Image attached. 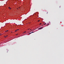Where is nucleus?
Segmentation results:
<instances>
[{"label":"nucleus","mask_w":64,"mask_h":64,"mask_svg":"<svg viewBox=\"0 0 64 64\" xmlns=\"http://www.w3.org/2000/svg\"><path fill=\"white\" fill-rule=\"evenodd\" d=\"M43 28V26H42L41 27H40V28H38V29H39V30H40L41 29H42Z\"/></svg>","instance_id":"f257e3e1"},{"label":"nucleus","mask_w":64,"mask_h":64,"mask_svg":"<svg viewBox=\"0 0 64 64\" xmlns=\"http://www.w3.org/2000/svg\"><path fill=\"white\" fill-rule=\"evenodd\" d=\"M19 30V29H18V30H15V32H16V31H17L18 30Z\"/></svg>","instance_id":"f03ea898"},{"label":"nucleus","mask_w":64,"mask_h":64,"mask_svg":"<svg viewBox=\"0 0 64 64\" xmlns=\"http://www.w3.org/2000/svg\"><path fill=\"white\" fill-rule=\"evenodd\" d=\"M8 8L9 9H11V8H10V7H9Z\"/></svg>","instance_id":"7ed1b4c3"},{"label":"nucleus","mask_w":64,"mask_h":64,"mask_svg":"<svg viewBox=\"0 0 64 64\" xmlns=\"http://www.w3.org/2000/svg\"><path fill=\"white\" fill-rule=\"evenodd\" d=\"M31 33H31V32L30 33H29V34H31Z\"/></svg>","instance_id":"20e7f679"},{"label":"nucleus","mask_w":64,"mask_h":64,"mask_svg":"<svg viewBox=\"0 0 64 64\" xmlns=\"http://www.w3.org/2000/svg\"><path fill=\"white\" fill-rule=\"evenodd\" d=\"M34 33V32H31V33Z\"/></svg>","instance_id":"39448f33"},{"label":"nucleus","mask_w":64,"mask_h":64,"mask_svg":"<svg viewBox=\"0 0 64 64\" xmlns=\"http://www.w3.org/2000/svg\"><path fill=\"white\" fill-rule=\"evenodd\" d=\"M46 23H45L44 24V25H46Z\"/></svg>","instance_id":"423d86ee"},{"label":"nucleus","mask_w":64,"mask_h":64,"mask_svg":"<svg viewBox=\"0 0 64 64\" xmlns=\"http://www.w3.org/2000/svg\"><path fill=\"white\" fill-rule=\"evenodd\" d=\"M24 32V33H25V32Z\"/></svg>","instance_id":"0eeeda50"},{"label":"nucleus","mask_w":64,"mask_h":64,"mask_svg":"<svg viewBox=\"0 0 64 64\" xmlns=\"http://www.w3.org/2000/svg\"><path fill=\"white\" fill-rule=\"evenodd\" d=\"M7 31H8V30H7V31H6V32H7Z\"/></svg>","instance_id":"6e6552de"},{"label":"nucleus","mask_w":64,"mask_h":64,"mask_svg":"<svg viewBox=\"0 0 64 64\" xmlns=\"http://www.w3.org/2000/svg\"><path fill=\"white\" fill-rule=\"evenodd\" d=\"M38 22H39V21H40V20H38Z\"/></svg>","instance_id":"1a4fd4ad"},{"label":"nucleus","mask_w":64,"mask_h":64,"mask_svg":"<svg viewBox=\"0 0 64 64\" xmlns=\"http://www.w3.org/2000/svg\"><path fill=\"white\" fill-rule=\"evenodd\" d=\"M1 35V34H0V35Z\"/></svg>","instance_id":"9d476101"},{"label":"nucleus","mask_w":64,"mask_h":64,"mask_svg":"<svg viewBox=\"0 0 64 64\" xmlns=\"http://www.w3.org/2000/svg\"><path fill=\"white\" fill-rule=\"evenodd\" d=\"M41 23L40 24L41 25Z\"/></svg>","instance_id":"9b49d317"},{"label":"nucleus","mask_w":64,"mask_h":64,"mask_svg":"<svg viewBox=\"0 0 64 64\" xmlns=\"http://www.w3.org/2000/svg\"><path fill=\"white\" fill-rule=\"evenodd\" d=\"M8 36V35H7V36Z\"/></svg>","instance_id":"f8f14e48"},{"label":"nucleus","mask_w":64,"mask_h":64,"mask_svg":"<svg viewBox=\"0 0 64 64\" xmlns=\"http://www.w3.org/2000/svg\"><path fill=\"white\" fill-rule=\"evenodd\" d=\"M19 9H20V8H19Z\"/></svg>","instance_id":"ddd939ff"},{"label":"nucleus","mask_w":64,"mask_h":64,"mask_svg":"<svg viewBox=\"0 0 64 64\" xmlns=\"http://www.w3.org/2000/svg\"><path fill=\"white\" fill-rule=\"evenodd\" d=\"M47 13H48V12H47Z\"/></svg>","instance_id":"4468645a"},{"label":"nucleus","mask_w":64,"mask_h":64,"mask_svg":"<svg viewBox=\"0 0 64 64\" xmlns=\"http://www.w3.org/2000/svg\"><path fill=\"white\" fill-rule=\"evenodd\" d=\"M30 30H31V29Z\"/></svg>","instance_id":"2eb2a0df"},{"label":"nucleus","mask_w":64,"mask_h":64,"mask_svg":"<svg viewBox=\"0 0 64 64\" xmlns=\"http://www.w3.org/2000/svg\"><path fill=\"white\" fill-rule=\"evenodd\" d=\"M28 30H29V29H28Z\"/></svg>","instance_id":"dca6fc26"},{"label":"nucleus","mask_w":64,"mask_h":64,"mask_svg":"<svg viewBox=\"0 0 64 64\" xmlns=\"http://www.w3.org/2000/svg\"><path fill=\"white\" fill-rule=\"evenodd\" d=\"M5 37H6V36H5Z\"/></svg>","instance_id":"f3484780"},{"label":"nucleus","mask_w":64,"mask_h":64,"mask_svg":"<svg viewBox=\"0 0 64 64\" xmlns=\"http://www.w3.org/2000/svg\"><path fill=\"white\" fill-rule=\"evenodd\" d=\"M24 35H25V34H24Z\"/></svg>","instance_id":"a211bd4d"}]
</instances>
